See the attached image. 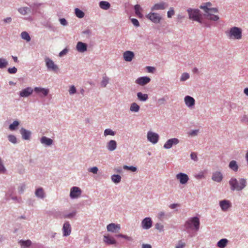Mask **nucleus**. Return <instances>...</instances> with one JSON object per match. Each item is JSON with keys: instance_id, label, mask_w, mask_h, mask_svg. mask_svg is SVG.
Here are the masks:
<instances>
[{"instance_id": "obj_47", "label": "nucleus", "mask_w": 248, "mask_h": 248, "mask_svg": "<svg viewBox=\"0 0 248 248\" xmlns=\"http://www.w3.org/2000/svg\"><path fill=\"white\" fill-rule=\"evenodd\" d=\"M104 136H107L108 135L114 136L115 135V132L110 128H107L104 130Z\"/></svg>"}, {"instance_id": "obj_41", "label": "nucleus", "mask_w": 248, "mask_h": 248, "mask_svg": "<svg viewBox=\"0 0 248 248\" xmlns=\"http://www.w3.org/2000/svg\"><path fill=\"white\" fill-rule=\"evenodd\" d=\"M76 214L77 211L75 210L72 211L71 213L64 214L63 216H62V217L64 218L72 219L76 216Z\"/></svg>"}, {"instance_id": "obj_24", "label": "nucleus", "mask_w": 248, "mask_h": 248, "mask_svg": "<svg viewBox=\"0 0 248 248\" xmlns=\"http://www.w3.org/2000/svg\"><path fill=\"white\" fill-rule=\"evenodd\" d=\"M134 54L133 51H126L123 53V59L125 62H131L134 58Z\"/></svg>"}, {"instance_id": "obj_43", "label": "nucleus", "mask_w": 248, "mask_h": 248, "mask_svg": "<svg viewBox=\"0 0 248 248\" xmlns=\"http://www.w3.org/2000/svg\"><path fill=\"white\" fill-rule=\"evenodd\" d=\"M211 6L210 2L203 3V4L200 5V8L202 9L204 12H208V8Z\"/></svg>"}, {"instance_id": "obj_6", "label": "nucleus", "mask_w": 248, "mask_h": 248, "mask_svg": "<svg viewBox=\"0 0 248 248\" xmlns=\"http://www.w3.org/2000/svg\"><path fill=\"white\" fill-rule=\"evenodd\" d=\"M146 17L155 24H159L162 19V17L159 14L154 12L146 15Z\"/></svg>"}, {"instance_id": "obj_20", "label": "nucleus", "mask_w": 248, "mask_h": 248, "mask_svg": "<svg viewBox=\"0 0 248 248\" xmlns=\"http://www.w3.org/2000/svg\"><path fill=\"white\" fill-rule=\"evenodd\" d=\"M150 81L151 78L148 77H141L137 78L135 83L139 85L145 86L149 83Z\"/></svg>"}, {"instance_id": "obj_10", "label": "nucleus", "mask_w": 248, "mask_h": 248, "mask_svg": "<svg viewBox=\"0 0 248 248\" xmlns=\"http://www.w3.org/2000/svg\"><path fill=\"white\" fill-rule=\"evenodd\" d=\"M34 92L39 95V97L42 98L47 96L48 94L49 90L47 88L35 87V88H34Z\"/></svg>"}, {"instance_id": "obj_51", "label": "nucleus", "mask_w": 248, "mask_h": 248, "mask_svg": "<svg viewBox=\"0 0 248 248\" xmlns=\"http://www.w3.org/2000/svg\"><path fill=\"white\" fill-rule=\"evenodd\" d=\"M123 169L125 170H129L133 172L137 171V167H134L133 166H128L126 165L123 166Z\"/></svg>"}, {"instance_id": "obj_25", "label": "nucleus", "mask_w": 248, "mask_h": 248, "mask_svg": "<svg viewBox=\"0 0 248 248\" xmlns=\"http://www.w3.org/2000/svg\"><path fill=\"white\" fill-rule=\"evenodd\" d=\"M76 49L79 52H84L87 50V45L82 42L77 43Z\"/></svg>"}, {"instance_id": "obj_21", "label": "nucleus", "mask_w": 248, "mask_h": 248, "mask_svg": "<svg viewBox=\"0 0 248 248\" xmlns=\"http://www.w3.org/2000/svg\"><path fill=\"white\" fill-rule=\"evenodd\" d=\"M184 101L185 103H186V105L190 108H192L195 104V100L193 97L189 95H186L185 96Z\"/></svg>"}, {"instance_id": "obj_37", "label": "nucleus", "mask_w": 248, "mask_h": 248, "mask_svg": "<svg viewBox=\"0 0 248 248\" xmlns=\"http://www.w3.org/2000/svg\"><path fill=\"white\" fill-rule=\"evenodd\" d=\"M141 7L139 4H136L134 6V10H135V13L136 14L137 16L139 17V18H142L143 17V15L141 13L140 11L141 10Z\"/></svg>"}, {"instance_id": "obj_15", "label": "nucleus", "mask_w": 248, "mask_h": 248, "mask_svg": "<svg viewBox=\"0 0 248 248\" xmlns=\"http://www.w3.org/2000/svg\"><path fill=\"white\" fill-rule=\"evenodd\" d=\"M107 229L108 232L117 233L120 230V226L119 224L111 223L107 225Z\"/></svg>"}, {"instance_id": "obj_36", "label": "nucleus", "mask_w": 248, "mask_h": 248, "mask_svg": "<svg viewBox=\"0 0 248 248\" xmlns=\"http://www.w3.org/2000/svg\"><path fill=\"white\" fill-rule=\"evenodd\" d=\"M140 107L136 103H132L130 105V111L133 112H138L140 111Z\"/></svg>"}, {"instance_id": "obj_59", "label": "nucleus", "mask_w": 248, "mask_h": 248, "mask_svg": "<svg viewBox=\"0 0 248 248\" xmlns=\"http://www.w3.org/2000/svg\"><path fill=\"white\" fill-rule=\"evenodd\" d=\"M131 22L133 24L134 26L136 27H140V23L139 22L138 20L135 18H131L130 19Z\"/></svg>"}, {"instance_id": "obj_12", "label": "nucleus", "mask_w": 248, "mask_h": 248, "mask_svg": "<svg viewBox=\"0 0 248 248\" xmlns=\"http://www.w3.org/2000/svg\"><path fill=\"white\" fill-rule=\"evenodd\" d=\"M168 7V4L164 1H161L159 3L155 4L152 7L151 10L152 11L165 10Z\"/></svg>"}, {"instance_id": "obj_50", "label": "nucleus", "mask_w": 248, "mask_h": 248, "mask_svg": "<svg viewBox=\"0 0 248 248\" xmlns=\"http://www.w3.org/2000/svg\"><path fill=\"white\" fill-rule=\"evenodd\" d=\"M198 23L202 25L203 26L207 28H211L212 26L211 24L209 22L203 20L202 19H200V22Z\"/></svg>"}, {"instance_id": "obj_64", "label": "nucleus", "mask_w": 248, "mask_h": 248, "mask_svg": "<svg viewBox=\"0 0 248 248\" xmlns=\"http://www.w3.org/2000/svg\"><path fill=\"white\" fill-rule=\"evenodd\" d=\"M98 168L97 167H93L89 169V172H92L93 174H96L98 172Z\"/></svg>"}, {"instance_id": "obj_22", "label": "nucleus", "mask_w": 248, "mask_h": 248, "mask_svg": "<svg viewBox=\"0 0 248 248\" xmlns=\"http://www.w3.org/2000/svg\"><path fill=\"white\" fill-rule=\"evenodd\" d=\"M205 14H203V16L205 17V18L208 20H211L212 21H217L219 19V16L218 15H216L212 14V13L207 12H204Z\"/></svg>"}, {"instance_id": "obj_44", "label": "nucleus", "mask_w": 248, "mask_h": 248, "mask_svg": "<svg viewBox=\"0 0 248 248\" xmlns=\"http://www.w3.org/2000/svg\"><path fill=\"white\" fill-rule=\"evenodd\" d=\"M75 14L77 17L82 18L84 16V13L79 9L76 8L75 9Z\"/></svg>"}, {"instance_id": "obj_58", "label": "nucleus", "mask_w": 248, "mask_h": 248, "mask_svg": "<svg viewBox=\"0 0 248 248\" xmlns=\"http://www.w3.org/2000/svg\"><path fill=\"white\" fill-rule=\"evenodd\" d=\"M174 14V9L172 7H170L169 11L167 12V17L168 18H171Z\"/></svg>"}, {"instance_id": "obj_40", "label": "nucleus", "mask_w": 248, "mask_h": 248, "mask_svg": "<svg viewBox=\"0 0 248 248\" xmlns=\"http://www.w3.org/2000/svg\"><path fill=\"white\" fill-rule=\"evenodd\" d=\"M111 181L115 184H119L121 181V176L119 174H113L111 175Z\"/></svg>"}, {"instance_id": "obj_32", "label": "nucleus", "mask_w": 248, "mask_h": 248, "mask_svg": "<svg viewBox=\"0 0 248 248\" xmlns=\"http://www.w3.org/2000/svg\"><path fill=\"white\" fill-rule=\"evenodd\" d=\"M228 167H229L230 169L232 170V171L234 172L237 171L238 169L239 168V167H238L237 163L235 160L230 161L229 165H228Z\"/></svg>"}, {"instance_id": "obj_31", "label": "nucleus", "mask_w": 248, "mask_h": 248, "mask_svg": "<svg viewBox=\"0 0 248 248\" xmlns=\"http://www.w3.org/2000/svg\"><path fill=\"white\" fill-rule=\"evenodd\" d=\"M35 196L40 199H44L45 197V193H44V189L42 187L36 189Z\"/></svg>"}, {"instance_id": "obj_9", "label": "nucleus", "mask_w": 248, "mask_h": 248, "mask_svg": "<svg viewBox=\"0 0 248 248\" xmlns=\"http://www.w3.org/2000/svg\"><path fill=\"white\" fill-rule=\"evenodd\" d=\"M81 190L77 186H73L70 189V197L71 199H76L79 197L81 195Z\"/></svg>"}, {"instance_id": "obj_39", "label": "nucleus", "mask_w": 248, "mask_h": 248, "mask_svg": "<svg viewBox=\"0 0 248 248\" xmlns=\"http://www.w3.org/2000/svg\"><path fill=\"white\" fill-rule=\"evenodd\" d=\"M19 125V121L16 120L13 122V123L10 124L9 125V129L11 131H15L17 129V127Z\"/></svg>"}, {"instance_id": "obj_18", "label": "nucleus", "mask_w": 248, "mask_h": 248, "mask_svg": "<svg viewBox=\"0 0 248 248\" xmlns=\"http://www.w3.org/2000/svg\"><path fill=\"white\" fill-rule=\"evenodd\" d=\"M62 235L65 237L68 236L71 233V226L69 222L66 221L62 225Z\"/></svg>"}, {"instance_id": "obj_5", "label": "nucleus", "mask_w": 248, "mask_h": 248, "mask_svg": "<svg viewBox=\"0 0 248 248\" xmlns=\"http://www.w3.org/2000/svg\"><path fill=\"white\" fill-rule=\"evenodd\" d=\"M46 67L48 71H52L55 73H57L59 71V68L53 60L48 57L45 58Z\"/></svg>"}, {"instance_id": "obj_29", "label": "nucleus", "mask_w": 248, "mask_h": 248, "mask_svg": "<svg viewBox=\"0 0 248 248\" xmlns=\"http://www.w3.org/2000/svg\"><path fill=\"white\" fill-rule=\"evenodd\" d=\"M104 242L108 245H115L116 244L115 239L109 235L104 236Z\"/></svg>"}, {"instance_id": "obj_38", "label": "nucleus", "mask_w": 248, "mask_h": 248, "mask_svg": "<svg viewBox=\"0 0 248 248\" xmlns=\"http://www.w3.org/2000/svg\"><path fill=\"white\" fill-rule=\"evenodd\" d=\"M17 11H18L19 13L21 15L25 16L27 15L28 12H30V8L28 7H20L17 9Z\"/></svg>"}, {"instance_id": "obj_55", "label": "nucleus", "mask_w": 248, "mask_h": 248, "mask_svg": "<svg viewBox=\"0 0 248 248\" xmlns=\"http://www.w3.org/2000/svg\"><path fill=\"white\" fill-rule=\"evenodd\" d=\"M76 88L74 85H71L70 86V89H69V94L70 95L74 94L76 93Z\"/></svg>"}, {"instance_id": "obj_13", "label": "nucleus", "mask_w": 248, "mask_h": 248, "mask_svg": "<svg viewBox=\"0 0 248 248\" xmlns=\"http://www.w3.org/2000/svg\"><path fill=\"white\" fill-rule=\"evenodd\" d=\"M30 9V12L31 15H34L38 13L39 10V8L41 5V3L33 2L31 4H28Z\"/></svg>"}, {"instance_id": "obj_56", "label": "nucleus", "mask_w": 248, "mask_h": 248, "mask_svg": "<svg viewBox=\"0 0 248 248\" xmlns=\"http://www.w3.org/2000/svg\"><path fill=\"white\" fill-rule=\"evenodd\" d=\"M6 172V169L4 168L3 164L1 160V158H0V173H5Z\"/></svg>"}, {"instance_id": "obj_33", "label": "nucleus", "mask_w": 248, "mask_h": 248, "mask_svg": "<svg viewBox=\"0 0 248 248\" xmlns=\"http://www.w3.org/2000/svg\"><path fill=\"white\" fill-rule=\"evenodd\" d=\"M137 96H138V100L142 102L146 101L149 98V96L147 94L142 93L141 92L137 93Z\"/></svg>"}, {"instance_id": "obj_17", "label": "nucleus", "mask_w": 248, "mask_h": 248, "mask_svg": "<svg viewBox=\"0 0 248 248\" xmlns=\"http://www.w3.org/2000/svg\"><path fill=\"white\" fill-rule=\"evenodd\" d=\"M33 89L30 87H27L21 90L19 93V95L21 97H28L33 93Z\"/></svg>"}, {"instance_id": "obj_4", "label": "nucleus", "mask_w": 248, "mask_h": 248, "mask_svg": "<svg viewBox=\"0 0 248 248\" xmlns=\"http://www.w3.org/2000/svg\"><path fill=\"white\" fill-rule=\"evenodd\" d=\"M187 12L189 15V19L200 22V20L202 19L200 10L198 9L188 8L187 9Z\"/></svg>"}, {"instance_id": "obj_52", "label": "nucleus", "mask_w": 248, "mask_h": 248, "mask_svg": "<svg viewBox=\"0 0 248 248\" xmlns=\"http://www.w3.org/2000/svg\"><path fill=\"white\" fill-rule=\"evenodd\" d=\"M155 229L159 231V232H162L164 231V227H163V225L160 223H157L155 224Z\"/></svg>"}, {"instance_id": "obj_60", "label": "nucleus", "mask_w": 248, "mask_h": 248, "mask_svg": "<svg viewBox=\"0 0 248 248\" xmlns=\"http://www.w3.org/2000/svg\"><path fill=\"white\" fill-rule=\"evenodd\" d=\"M16 71H17V69L15 67L8 68V72L10 74H16Z\"/></svg>"}, {"instance_id": "obj_53", "label": "nucleus", "mask_w": 248, "mask_h": 248, "mask_svg": "<svg viewBox=\"0 0 248 248\" xmlns=\"http://www.w3.org/2000/svg\"><path fill=\"white\" fill-rule=\"evenodd\" d=\"M189 78V75L187 73H184L180 77V81H185Z\"/></svg>"}, {"instance_id": "obj_54", "label": "nucleus", "mask_w": 248, "mask_h": 248, "mask_svg": "<svg viewBox=\"0 0 248 248\" xmlns=\"http://www.w3.org/2000/svg\"><path fill=\"white\" fill-rule=\"evenodd\" d=\"M199 129H195L188 132L187 134L189 136H196L199 133Z\"/></svg>"}, {"instance_id": "obj_46", "label": "nucleus", "mask_w": 248, "mask_h": 248, "mask_svg": "<svg viewBox=\"0 0 248 248\" xmlns=\"http://www.w3.org/2000/svg\"><path fill=\"white\" fill-rule=\"evenodd\" d=\"M8 140L10 142L12 143L13 144L17 143V140L16 139V137L14 135L9 134L8 136Z\"/></svg>"}, {"instance_id": "obj_57", "label": "nucleus", "mask_w": 248, "mask_h": 248, "mask_svg": "<svg viewBox=\"0 0 248 248\" xmlns=\"http://www.w3.org/2000/svg\"><path fill=\"white\" fill-rule=\"evenodd\" d=\"M185 242L182 241V240H180L178 242V244H177L176 246H175V248H185Z\"/></svg>"}, {"instance_id": "obj_45", "label": "nucleus", "mask_w": 248, "mask_h": 248, "mask_svg": "<svg viewBox=\"0 0 248 248\" xmlns=\"http://www.w3.org/2000/svg\"><path fill=\"white\" fill-rule=\"evenodd\" d=\"M109 82V78L107 76H104L102 78V80L101 81V87H106L108 83Z\"/></svg>"}, {"instance_id": "obj_63", "label": "nucleus", "mask_w": 248, "mask_h": 248, "mask_svg": "<svg viewBox=\"0 0 248 248\" xmlns=\"http://www.w3.org/2000/svg\"><path fill=\"white\" fill-rule=\"evenodd\" d=\"M191 159L196 162L198 161L197 155L195 152H192L190 154Z\"/></svg>"}, {"instance_id": "obj_26", "label": "nucleus", "mask_w": 248, "mask_h": 248, "mask_svg": "<svg viewBox=\"0 0 248 248\" xmlns=\"http://www.w3.org/2000/svg\"><path fill=\"white\" fill-rule=\"evenodd\" d=\"M40 142L45 146H50L53 144V140L51 138L46 136H43L40 139Z\"/></svg>"}, {"instance_id": "obj_16", "label": "nucleus", "mask_w": 248, "mask_h": 248, "mask_svg": "<svg viewBox=\"0 0 248 248\" xmlns=\"http://www.w3.org/2000/svg\"><path fill=\"white\" fill-rule=\"evenodd\" d=\"M219 206L223 212L227 211L231 207V202L228 200H224L219 202Z\"/></svg>"}, {"instance_id": "obj_11", "label": "nucleus", "mask_w": 248, "mask_h": 248, "mask_svg": "<svg viewBox=\"0 0 248 248\" xmlns=\"http://www.w3.org/2000/svg\"><path fill=\"white\" fill-rule=\"evenodd\" d=\"M153 221L150 217H147L143 219L141 222V227L142 229L147 230L152 227Z\"/></svg>"}, {"instance_id": "obj_1", "label": "nucleus", "mask_w": 248, "mask_h": 248, "mask_svg": "<svg viewBox=\"0 0 248 248\" xmlns=\"http://www.w3.org/2000/svg\"><path fill=\"white\" fill-rule=\"evenodd\" d=\"M231 190L232 191H240L242 190L247 186V180L244 178L239 179V181L236 178L232 177L228 181Z\"/></svg>"}, {"instance_id": "obj_30", "label": "nucleus", "mask_w": 248, "mask_h": 248, "mask_svg": "<svg viewBox=\"0 0 248 248\" xmlns=\"http://www.w3.org/2000/svg\"><path fill=\"white\" fill-rule=\"evenodd\" d=\"M170 217L171 214L170 213H165L164 211H160L158 213V218L160 220L168 219Z\"/></svg>"}, {"instance_id": "obj_27", "label": "nucleus", "mask_w": 248, "mask_h": 248, "mask_svg": "<svg viewBox=\"0 0 248 248\" xmlns=\"http://www.w3.org/2000/svg\"><path fill=\"white\" fill-rule=\"evenodd\" d=\"M107 148L108 151L112 152L115 150L117 148V142L114 140H111L108 142Z\"/></svg>"}, {"instance_id": "obj_62", "label": "nucleus", "mask_w": 248, "mask_h": 248, "mask_svg": "<svg viewBox=\"0 0 248 248\" xmlns=\"http://www.w3.org/2000/svg\"><path fill=\"white\" fill-rule=\"evenodd\" d=\"M195 177L198 180L202 179L204 178V173L203 171L200 172L198 174H196Z\"/></svg>"}, {"instance_id": "obj_61", "label": "nucleus", "mask_w": 248, "mask_h": 248, "mask_svg": "<svg viewBox=\"0 0 248 248\" xmlns=\"http://www.w3.org/2000/svg\"><path fill=\"white\" fill-rule=\"evenodd\" d=\"M25 189V184H22L20 185V187L18 188V193L20 194H22Z\"/></svg>"}, {"instance_id": "obj_48", "label": "nucleus", "mask_w": 248, "mask_h": 248, "mask_svg": "<svg viewBox=\"0 0 248 248\" xmlns=\"http://www.w3.org/2000/svg\"><path fill=\"white\" fill-rule=\"evenodd\" d=\"M8 64L7 60L4 58H0V68L4 69Z\"/></svg>"}, {"instance_id": "obj_8", "label": "nucleus", "mask_w": 248, "mask_h": 248, "mask_svg": "<svg viewBox=\"0 0 248 248\" xmlns=\"http://www.w3.org/2000/svg\"><path fill=\"white\" fill-rule=\"evenodd\" d=\"M147 140L154 144L157 143L159 140V136L156 133L149 131L147 132Z\"/></svg>"}, {"instance_id": "obj_14", "label": "nucleus", "mask_w": 248, "mask_h": 248, "mask_svg": "<svg viewBox=\"0 0 248 248\" xmlns=\"http://www.w3.org/2000/svg\"><path fill=\"white\" fill-rule=\"evenodd\" d=\"M176 179L180 181V183L181 185H186L187 183L188 180V175L187 174L183 172H180L176 174Z\"/></svg>"}, {"instance_id": "obj_42", "label": "nucleus", "mask_w": 248, "mask_h": 248, "mask_svg": "<svg viewBox=\"0 0 248 248\" xmlns=\"http://www.w3.org/2000/svg\"><path fill=\"white\" fill-rule=\"evenodd\" d=\"M115 237H116L117 238H124L125 240H126L128 241H130V242H132V241H133V239L131 237L128 236L125 234H123L122 233L115 235Z\"/></svg>"}, {"instance_id": "obj_23", "label": "nucleus", "mask_w": 248, "mask_h": 248, "mask_svg": "<svg viewBox=\"0 0 248 248\" xmlns=\"http://www.w3.org/2000/svg\"><path fill=\"white\" fill-rule=\"evenodd\" d=\"M211 179L217 183L221 182L222 180V173L219 171H217L213 173L212 176H211Z\"/></svg>"}, {"instance_id": "obj_28", "label": "nucleus", "mask_w": 248, "mask_h": 248, "mask_svg": "<svg viewBox=\"0 0 248 248\" xmlns=\"http://www.w3.org/2000/svg\"><path fill=\"white\" fill-rule=\"evenodd\" d=\"M18 243L21 248H30L32 246L31 241L29 239L27 240H20Z\"/></svg>"}, {"instance_id": "obj_49", "label": "nucleus", "mask_w": 248, "mask_h": 248, "mask_svg": "<svg viewBox=\"0 0 248 248\" xmlns=\"http://www.w3.org/2000/svg\"><path fill=\"white\" fill-rule=\"evenodd\" d=\"M21 38L22 39L26 40L27 42H29L31 40L30 36L29 33L26 31H23L21 33Z\"/></svg>"}, {"instance_id": "obj_3", "label": "nucleus", "mask_w": 248, "mask_h": 248, "mask_svg": "<svg viewBox=\"0 0 248 248\" xmlns=\"http://www.w3.org/2000/svg\"><path fill=\"white\" fill-rule=\"evenodd\" d=\"M226 33L229 39L240 40L242 36V30L237 27H233L230 29L229 31H226Z\"/></svg>"}, {"instance_id": "obj_7", "label": "nucleus", "mask_w": 248, "mask_h": 248, "mask_svg": "<svg viewBox=\"0 0 248 248\" xmlns=\"http://www.w3.org/2000/svg\"><path fill=\"white\" fill-rule=\"evenodd\" d=\"M180 142V140L177 138H172L170 139L164 145V148L165 149H170L174 145H177Z\"/></svg>"}, {"instance_id": "obj_2", "label": "nucleus", "mask_w": 248, "mask_h": 248, "mask_svg": "<svg viewBox=\"0 0 248 248\" xmlns=\"http://www.w3.org/2000/svg\"><path fill=\"white\" fill-rule=\"evenodd\" d=\"M200 226V221H199V217H193L189 218L187 221L185 222L184 227L187 232L189 231L193 230L195 232H197L199 230Z\"/></svg>"}, {"instance_id": "obj_35", "label": "nucleus", "mask_w": 248, "mask_h": 248, "mask_svg": "<svg viewBox=\"0 0 248 248\" xmlns=\"http://www.w3.org/2000/svg\"><path fill=\"white\" fill-rule=\"evenodd\" d=\"M228 241L226 238L220 239L218 242H217V247L218 248H224L226 246Z\"/></svg>"}, {"instance_id": "obj_19", "label": "nucleus", "mask_w": 248, "mask_h": 248, "mask_svg": "<svg viewBox=\"0 0 248 248\" xmlns=\"http://www.w3.org/2000/svg\"><path fill=\"white\" fill-rule=\"evenodd\" d=\"M20 133L21 134L22 139L25 140H30L31 136V132L30 130H28L24 127H22L20 129Z\"/></svg>"}, {"instance_id": "obj_34", "label": "nucleus", "mask_w": 248, "mask_h": 248, "mask_svg": "<svg viewBox=\"0 0 248 248\" xmlns=\"http://www.w3.org/2000/svg\"><path fill=\"white\" fill-rule=\"evenodd\" d=\"M99 5L100 8L103 10H108L110 7V4L107 1H100Z\"/></svg>"}]
</instances>
